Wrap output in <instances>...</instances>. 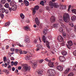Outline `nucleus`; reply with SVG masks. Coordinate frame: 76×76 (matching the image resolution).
<instances>
[{
  "label": "nucleus",
  "mask_w": 76,
  "mask_h": 76,
  "mask_svg": "<svg viewBox=\"0 0 76 76\" xmlns=\"http://www.w3.org/2000/svg\"><path fill=\"white\" fill-rule=\"evenodd\" d=\"M50 19V21H51V22H52V23H53L55 22V20H56V17H55V16H52Z\"/></svg>",
  "instance_id": "9"
},
{
  "label": "nucleus",
  "mask_w": 76,
  "mask_h": 76,
  "mask_svg": "<svg viewBox=\"0 0 76 76\" xmlns=\"http://www.w3.org/2000/svg\"><path fill=\"white\" fill-rule=\"evenodd\" d=\"M24 4L25 5V6H29V2L26 1V0H25Z\"/></svg>",
  "instance_id": "17"
},
{
  "label": "nucleus",
  "mask_w": 76,
  "mask_h": 76,
  "mask_svg": "<svg viewBox=\"0 0 76 76\" xmlns=\"http://www.w3.org/2000/svg\"><path fill=\"white\" fill-rule=\"evenodd\" d=\"M69 24L70 25V26H72V27H73V26H74V25H73V23L72 22H69Z\"/></svg>",
  "instance_id": "35"
},
{
  "label": "nucleus",
  "mask_w": 76,
  "mask_h": 76,
  "mask_svg": "<svg viewBox=\"0 0 76 76\" xmlns=\"http://www.w3.org/2000/svg\"><path fill=\"white\" fill-rule=\"evenodd\" d=\"M6 58H7V57H4L3 58V60L4 61H6Z\"/></svg>",
  "instance_id": "46"
},
{
  "label": "nucleus",
  "mask_w": 76,
  "mask_h": 76,
  "mask_svg": "<svg viewBox=\"0 0 76 76\" xmlns=\"http://www.w3.org/2000/svg\"><path fill=\"white\" fill-rule=\"evenodd\" d=\"M15 68L14 67H13L12 69V71H15Z\"/></svg>",
  "instance_id": "60"
},
{
  "label": "nucleus",
  "mask_w": 76,
  "mask_h": 76,
  "mask_svg": "<svg viewBox=\"0 0 76 76\" xmlns=\"http://www.w3.org/2000/svg\"><path fill=\"white\" fill-rule=\"evenodd\" d=\"M61 54L63 56H66V55H67V53L66 52L63 51L61 52Z\"/></svg>",
  "instance_id": "22"
},
{
  "label": "nucleus",
  "mask_w": 76,
  "mask_h": 76,
  "mask_svg": "<svg viewBox=\"0 0 76 76\" xmlns=\"http://www.w3.org/2000/svg\"><path fill=\"white\" fill-rule=\"evenodd\" d=\"M63 19L64 22L66 23H68L70 20V15L68 14L65 13L64 14Z\"/></svg>",
  "instance_id": "1"
},
{
  "label": "nucleus",
  "mask_w": 76,
  "mask_h": 76,
  "mask_svg": "<svg viewBox=\"0 0 76 76\" xmlns=\"http://www.w3.org/2000/svg\"><path fill=\"white\" fill-rule=\"evenodd\" d=\"M48 29H45L43 31L44 34V35H46V34H47V33L48 32Z\"/></svg>",
  "instance_id": "21"
},
{
  "label": "nucleus",
  "mask_w": 76,
  "mask_h": 76,
  "mask_svg": "<svg viewBox=\"0 0 76 76\" xmlns=\"http://www.w3.org/2000/svg\"><path fill=\"white\" fill-rule=\"evenodd\" d=\"M70 8H71V5H69L68 7V11L70 9Z\"/></svg>",
  "instance_id": "53"
},
{
  "label": "nucleus",
  "mask_w": 76,
  "mask_h": 76,
  "mask_svg": "<svg viewBox=\"0 0 76 76\" xmlns=\"http://www.w3.org/2000/svg\"><path fill=\"white\" fill-rule=\"evenodd\" d=\"M63 37L64 38H65V37H66V33H63Z\"/></svg>",
  "instance_id": "50"
},
{
  "label": "nucleus",
  "mask_w": 76,
  "mask_h": 76,
  "mask_svg": "<svg viewBox=\"0 0 76 76\" xmlns=\"http://www.w3.org/2000/svg\"><path fill=\"white\" fill-rule=\"evenodd\" d=\"M44 60L43 59H40L39 61V63H42L43 62Z\"/></svg>",
  "instance_id": "43"
},
{
  "label": "nucleus",
  "mask_w": 76,
  "mask_h": 76,
  "mask_svg": "<svg viewBox=\"0 0 76 76\" xmlns=\"http://www.w3.org/2000/svg\"><path fill=\"white\" fill-rule=\"evenodd\" d=\"M35 13H36V9H35V8H34L33 9V15H34Z\"/></svg>",
  "instance_id": "28"
},
{
  "label": "nucleus",
  "mask_w": 76,
  "mask_h": 76,
  "mask_svg": "<svg viewBox=\"0 0 76 76\" xmlns=\"http://www.w3.org/2000/svg\"><path fill=\"white\" fill-rule=\"evenodd\" d=\"M4 7H6V8H8L9 6V4L8 3H6L4 5Z\"/></svg>",
  "instance_id": "27"
},
{
  "label": "nucleus",
  "mask_w": 76,
  "mask_h": 76,
  "mask_svg": "<svg viewBox=\"0 0 76 76\" xmlns=\"http://www.w3.org/2000/svg\"><path fill=\"white\" fill-rule=\"evenodd\" d=\"M59 71H60L61 72V71H63V67L61 66H57L56 68Z\"/></svg>",
  "instance_id": "10"
},
{
  "label": "nucleus",
  "mask_w": 76,
  "mask_h": 76,
  "mask_svg": "<svg viewBox=\"0 0 76 76\" xmlns=\"http://www.w3.org/2000/svg\"><path fill=\"white\" fill-rule=\"evenodd\" d=\"M43 72V71L42 70H40V69H39L38 71H37V73L40 76H41L42 74V73Z\"/></svg>",
  "instance_id": "16"
},
{
  "label": "nucleus",
  "mask_w": 76,
  "mask_h": 76,
  "mask_svg": "<svg viewBox=\"0 0 76 76\" xmlns=\"http://www.w3.org/2000/svg\"><path fill=\"white\" fill-rule=\"evenodd\" d=\"M6 10L4 8H2L0 9V11L1 12H2V13H4V12H5V10Z\"/></svg>",
  "instance_id": "23"
},
{
  "label": "nucleus",
  "mask_w": 76,
  "mask_h": 76,
  "mask_svg": "<svg viewBox=\"0 0 76 76\" xmlns=\"http://www.w3.org/2000/svg\"><path fill=\"white\" fill-rule=\"evenodd\" d=\"M42 41L44 42V43H45L46 42V38L44 35L43 36V37H42Z\"/></svg>",
  "instance_id": "20"
},
{
  "label": "nucleus",
  "mask_w": 76,
  "mask_h": 76,
  "mask_svg": "<svg viewBox=\"0 0 76 76\" xmlns=\"http://www.w3.org/2000/svg\"><path fill=\"white\" fill-rule=\"evenodd\" d=\"M61 8H62L63 10H64L65 9H66V5H64V6L62 5V6H61Z\"/></svg>",
  "instance_id": "31"
},
{
  "label": "nucleus",
  "mask_w": 76,
  "mask_h": 76,
  "mask_svg": "<svg viewBox=\"0 0 76 76\" xmlns=\"http://www.w3.org/2000/svg\"><path fill=\"white\" fill-rule=\"evenodd\" d=\"M15 72L17 73H18V69H16L15 71Z\"/></svg>",
  "instance_id": "63"
},
{
  "label": "nucleus",
  "mask_w": 76,
  "mask_h": 76,
  "mask_svg": "<svg viewBox=\"0 0 76 76\" xmlns=\"http://www.w3.org/2000/svg\"><path fill=\"white\" fill-rule=\"evenodd\" d=\"M53 62L49 63L48 64V65L50 67H53L54 66V64H53Z\"/></svg>",
  "instance_id": "14"
},
{
  "label": "nucleus",
  "mask_w": 76,
  "mask_h": 76,
  "mask_svg": "<svg viewBox=\"0 0 76 76\" xmlns=\"http://www.w3.org/2000/svg\"><path fill=\"white\" fill-rule=\"evenodd\" d=\"M76 16H73L71 18V20H76Z\"/></svg>",
  "instance_id": "33"
},
{
  "label": "nucleus",
  "mask_w": 76,
  "mask_h": 76,
  "mask_svg": "<svg viewBox=\"0 0 76 76\" xmlns=\"http://www.w3.org/2000/svg\"><path fill=\"white\" fill-rule=\"evenodd\" d=\"M60 24L62 26H64V24H63V21L61 20V22H60Z\"/></svg>",
  "instance_id": "37"
},
{
  "label": "nucleus",
  "mask_w": 76,
  "mask_h": 76,
  "mask_svg": "<svg viewBox=\"0 0 76 76\" xmlns=\"http://www.w3.org/2000/svg\"><path fill=\"white\" fill-rule=\"evenodd\" d=\"M10 61L9 60L8 61H7V62L5 63L4 64H2V66H4L5 67H6L7 66V65L9 66V64H10Z\"/></svg>",
  "instance_id": "8"
},
{
  "label": "nucleus",
  "mask_w": 76,
  "mask_h": 76,
  "mask_svg": "<svg viewBox=\"0 0 76 76\" xmlns=\"http://www.w3.org/2000/svg\"><path fill=\"white\" fill-rule=\"evenodd\" d=\"M61 45H62V46H64V42H62L61 43Z\"/></svg>",
  "instance_id": "57"
},
{
  "label": "nucleus",
  "mask_w": 76,
  "mask_h": 76,
  "mask_svg": "<svg viewBox=\"0 0 76 76\" xmlns=\"http://www.w3.org/2000/svg\"><path fill=\"white\" fill-rule=\"evenodd\" d=\"M58 40L59 42L63 41V38L61 35H59L58 37Z\"/></svg>",
  "instance_id": "6"
},
{
  "label": "nucleus",
  "mask_w": 76,
  "mask_h": 76,
  "mask_svg": "<svg viewBox=\"0 0 76 76\" xmlns=\"http://www.w3.org/2000/svg\"><path fill=\"white\" fill-rule=\"evenodd\" d=\"M59 31L61 33H63V28L61 27H60L59 28Z\"/></svg>",
  "instance_id": "25"
},
{
  "label": "nucleus",
  "mask_w": 76,
  "mask_h": 76,
  "mask_svg": "<svg viewBox=\"0 0 76 76\" xmlns=\"http://www.w3.org/2000/svg\"><path fill=\"white\" fill-rule=\"evenodd\" d=\"M24 29L25 31H28V29H29V27L28 26H25L24 27Z\"/></svg>",
  "instance_id": "29"
},
{
  "label": "nucleus",
  "mask_w": 76,
  "mask_h": 76,
  "mask_svg": "<svg viewBox=\"0 0 76 76\" xmlns=\"http://www.w3.org/2000/svg\"><path fill=\"white\" fill-rule=\"evenodd\" d=\"M58 27V24H54L53 25V28H57Z\"/></svg>",
  "instance_id": "26"
},
{
  "label": "nucleus",
  "mask_w": 76,
  "mask_h": 76,
  "mask_svg": "<svg viewBox=\"0 0 76 76\" xmlns=\"http://www.w3.org/2000/svg\"><path fill=\"white\" fill-rule=\"evenodd\" d=\"M30 55H29V54H27L26 56V57H27L28 58H29L30 57H32V55L31 53H30Z\"/></svg>",
  "instance_id": "36"
},
{
  "label": "nucleus",
  "mask_w": 76,
  "mask_h": 76,
  "mask_svg": "<svg viewBox=\"0 0 76 76\" xmlns=\"http://www.w3.org/2000/svg\"><path fill=\"white\" fill-rule=\"evenodd\" d=\"M3 72H7V73H9V71H7V69H3Z\"/></svg>",
  "instance_id": "40"
},
{
  "label": "nucleus",
  "mask_w": 76,
  "mask_h": 76,
  "mask_svg": "<svg viewBox=\"0 0 76 76\" xmlns=\"http://www.w3.org/2000/svg\"><path fill=\"white\" fill-rule=\"evenodd\" d=\"M18 62H15L14 63V64L15 65V66H16V65H17V64H18Z\"/></svg>",
  "instance_id": "52"
},
{
  "label": "nucleus",
  "mask_w": 76,
  "mask_h": 76,
  "mask_svg": "<svg viewBox=\"0 0 76 76\" xmlns=\"http://www.w3.org/2000/svg\"><path fill=\"white\" fill-rule=\"evenodd\" d=\"M70 68H68L66 69L65 72H64V74H67L69 72V70H70Z\"/></svg>",
  "instance_id": "15"
},
{
  "label": "nucleus",
  "mask_w": 76,
  "mask_h": 76,
  "mask_svg": "<svg viewBox=\"0 0 76 76\" xmlns=\"http://www.w3.org/2000/svg\"><path fill=\"white\" fill-rule=\"evenodd\" d=\"M31 63L32 64V66L34 69L37 68V61H31Z\"/></svg>",
  "instance_id": "5"
},
{
  "label": "nucleus",
  "mask_w": 76,
  "mask_h": 76,
  "mask_svg": "<svg viewBox=\"0 0 76 76\" xmlns=\"http://www.w3.org/2000/svg\"><path fill=\"white\" fill-rule=\"evenodd\" d=\"M35 21L37 26H39V21L38 18H35Z\"/></svg>",
  "instance_id": "12"
},
{
  "label": "nucleus",
  "mask_w": 76,
  "mask_h": 76,
  "mask_svg": "<svg viewBox=\"0 0 76 76\" xmlns=\"http://www.w3.org/2000/svg\"><path fill=\"white\" fill-rule=\"evenodd\" d=\"M73 53L74 56H76V50L73 52Z\"/></svg>",
  "instance_id": "48"
},
{
  "label": "nucleus",
  "mask_w": 76,
  "mask_h": 76,
  "mask_svg": "<svg viewBox=\"0 0 76 76\" xmlns=\"http://www.w3.org/2000/svg\"><path fill=\"white\" fill-rule=\"evenodd\" d=\"M18 51H19V49H15V53H18Z\"/></svg>",
  "instance_id": "54"
},
{
  "label": "nucleus",
  "mask_w": 76,
  "mask_h": 76,
  "mask_svg": "<svg viewBox=\"0 0 76 76\" xmlns=\"http://www.w3.org/2000/svg\"><path fill=\"white\" fill-rule=\"evenodd\" d=\"M25 41L26 43L28 44V43H29V39H25Z\"/></svg>",
  "instance_id": "24"
},
{
  "label": "nucleus",
  "mask_w": 76,
  "mask_h": 76,
  "mask_svg": "<svg viewBox=\"0 0 76 76\" xmlns=\"http://www.w3.org/2000/svg\"><path fill=\"white\" fill-rule=\"evenodd\" d=\"M11 51L12 52H13V51H15V49L14 48H11Z\"/></svg>",
  "instance_id": "51"
},
{
  "label": "nucleus",
  "mask_w": 76,
  "mask_h": 76,
  "mask_svg": "<svg viewBox=\"0 0 76 76\" xmlns=\"http://www.w3.org/2000/svg\"><path fill=\"white\" fill-rule=\"evenodd\" d=\"M37 47L38 48H40V49H43L42 45H37Z\"/></svg>",
  "instance_id": "19"
},
{
  "label": "nucleus",
  "mask_w": 76,
  "mask_h": 76,
  "mask_svg": "<svg viewBox=\"0 0 76 76\" xmlns=\"http://www.w3.org/2000/svg\"><path fill=\"white\" fill-rule=\"evenodd\" d=\"M21 69H22V67L20 66H19L18 68V70H21Z\"/></svg>",
  "instance_id": "56"
},
{
  "label": "nucleus",
  "mask_w": 76,
  "mask_h": 76,
  "mask_svg": "<svg viewBox=\"0 0 76 76\" xmlns=\"http://www.w3.org/2000/svg\"><path fill=\"white\" fill-rule=\"evenodd\" d=\"M10 23L9 22H8L5 24V26H9V25H10Z\"/></svg>",
  "instance_id": "30"
},
{
  "label": "nucleus",
  "mask_w": 76,
  "mask_h": 76,
  "mask_svg": "<svg viewBox=\"0 0 76 76\" xmlns=\"http://www.w3.org/2000/svg\"><path fill=\"white\" fill-rule=\"evenodd\" d=\"M25 39H29V37L28 35L26 36V38Z\"/></svg>",
  "instance_id": "55"
},
{
  "label": "nucleus",
  "mask_w": 76,
  "mask_h": 76,
  "mask_svg": "<svg viewBox=\"0 0 76 76\" xmlns=\"http://www.w3.org/2000/svg\"><path fill=\"white\" fill-rule=\"evenodd\" d=\"M46 45L47 47L49 49H50V42H49L48 41H46Z\"/></svg>",
  "instance_id": "13"
},
{
  "label": "nucleus",
  "mask_w": 76,
  "mask_h": 76,
  "mask_svg": "<svg viewBox=\"0 0 76 76\" xmlns=\"http://www.w3.org/2000/svg\"><path fill=\"white\" fill-rule=\"evenodd\" d=\"M22 0H18V2H19V3H21V2H22Z\"/></svg>",
  "instance_id": "64"
},
{
  "label": "nucleus",
  "mask_w": 76,
  "mask_h": 76,
  "mask_svg": "<svg viewBox=\"0 0 76 76\" xmlns=\"http://www.w3.org/2000/svg\"><path fill=\"white\" fill-rule=\"evenodd\" d=\"M1 3L2 4H5L6 3V1L5 0H1Z\"/></svg>",
  "instance_id": "38"
},
{
  "label": "nucleus",
  "mask_w": 76,
  "mask_h": 76,
  "mask_svg": "<svg viewBox=\"0 0 76 76\" xmlns=\"http://www.w3.org/2000/svg\"><path fill=\"white\" fill-rule=\"evenodd\" d=\"M5 13H6V14H7L9 13V11L8 10H5Z\"/></svg>",
  "instance_id": "49"
},
{
  "label": "nucleus",
  "mask_w": 76,
  "mask_h": 76,
  "mask_svg": "<svg viewBox=\"0 0 76 76\" xmlns=\"http://www.w3.org/2000/svg\"><path fill=\"white\" fill-rule=\"evenodd\" d=\"M49 5L50 7L51 8H53V7L55 8H58L59 6L58 4L55 3H53L51 1H50L49 3Z\"/></svg>",
  "instance_id": "2"
},
{
  "label": "nucleus",
  "mask_w": 76,
  "mask_h": 76,
  "mask_svg": "<svg viewBox=\"0 0 76 76\" xmlns=\"http://www.w3.org/2000/svg\"><path fill=\"white\" fill-rule=\"evenodd\" d=\"M8 9H9L10 12H11L12 11V9L10 7H8Z\"/></svg>",
  "instance_id": "58"
},
{
  "label": "nucleus",
  "mask_w": 76,
  "mask_h": 76,
  "mask_svg": "<svg viewBox=\"0 0 76 76\" xmlns=\"http://www.w3.org/2000/svg\"><path fill=\"white\" fill-rule=\"evenodd\" d=\"M23 53L24 54H26V53H27V52L26 51H23Z\"/></svg>",
  "instance_id": "59"
},
{
  "label": "nucleus",
  "mask_w": 76,
  "mask_h": 76,
  "mask_svg": "<svg viewBox=\"0 0 76 76\" xmlns=\"http://www.w3.org/2000/svg\"><path fill=\"white\" fill-rule=\"evenodd\" d=\"M67 76H73V73L71 72Z\"/></svg>",
  "instance_id": "41"
},
{
  "label": "nucleus",
  "mask_w": 76,
  "mask_h": 76,
  "mask_svg": "<svg viewBox=\"0 0 76 76\" xmlns=\"http://www.w3.org/2000/svg\"><path fill=\"white\" fill-rule=\"evenodd\" d=\"M59 59L60 61H61L62 62L66 60L65 57L64 56H59Z\"/></svg>",
  "instance_id": "7"
},
{
  "label": "nucleus",
  "mask_w": 76,
  "mask_h": 76,
  "mask_svg": "<svg viewBox=\"0 0 76 76\" xmlns=\"http://www.w3.org/2000/svg\"><path fill=\"white\" fill-rule=\"evenodd\" d=\"M72 12L76 15V9H73L72 10Z\"/></svg>",
  "instance_id": "34"
},
{
  "label": "nucleus",
  "mask_w": 76,
  "mask_h": 76,
  "mask_svg": "<svg viewBox=\"0 0 76 76\" xmlns=\"http://www.w3.org/2000/svg\"><path fill=\"white\" fill-rule=\"evenodd\" d=\"M74 30L76 32V26H74Z\"/></svg>",
  "instance_id": "62"
},
{
  "label": "nucleus",
  "mask_w": 76,
  "mask_h": 76,
  "mask_svg": "<svg viewBox=\"0 0 76 76\" xmlns=\"http://www.w3.org/2000/svg\"><path fill=\"white\" fill-rule=\"evenodd\" d=\"M62 67V69L63 70V69H65V66L64 65H62V66H61Z\"/></svg>",
  "instance_id": "61"
},
{
  "label": "nucleus",
  "mask_w": 76,
  "mask_h": 76,
  "mask_svg": "<svg viewBox=\"0 0 76 76\" xmlns=\"http://www.w3.org/2000/svg\"><path fill=\"white\" fill-rule=\"evenodd\" d=\"M23 67L24 72L29 71V70H30V69H31L30 67L28 66L26 64H25L23 65Z\"/></svg>",
  "instance_id": "3"
},
{
  "label": "nucleus",
  "mask_w": 76,
  "mask_h": 76,
  "mask_svg": "<svg viewBox=\"0 0 76 76\" xmlns=\"http://www.w3.org/2000/svg\"><path fill=\"white\" fill-rule=\"evenodd\" d=\"M19 52L20 54H22V53H23V51H22V50L21 49L19 50Z\"/></svg>",
  "instance_id": "45"
},
{
  "label": "nucleus",
  "mask_w": 76,
  "mask_h": 76,
  "mask_svg": "<svg viewBox=\"0 0 76 76\" xmlns=\"http://www.w3.org/2000/svg\"><path fill=\"white\" fill-rule=\"evenodd\" d=\"M20 17H21L22 19H23L25 18V16L23 15V14L21 13L20 14Z\"/></svg>",
  "instance_id": "32"
},
{
  "label": "nucleus",
  "mask_w": 76,
  "mask_h": 76,
  "mask_svg": "<svg viewBox=\"0 0 76 76\" xmlns=\"http://www.w3.org/2000/svg\"><path fill=\"white\" fill-rule=\"evenodd\" d=\"M44 1H42L40 3V4H41V5H42V6H44Z\"/></svg>",
  "instance_id": "42"
},
{
  "label": "nucleus",
  "mask_w": 76,
  "mask_h": 76,
  "mask_svg": "<svg viewBox=\"0 0 76 76\" xmlns=\"http://www.w3.org/2000/svg\"><path fill=\"white\" fill-rule=\"evenodd\" d=\"M1 18L2 19H3L4 18V14H1Z\"/></svg>",
  "instance_id": "44"
},
{
  "label": "nucleus",
  "mask_w": 76,
  "mask_h": 76,
  "mask_svg": "<svg viewBox=\"0 0 76 76\" xmlns=\"http://www.w3.org/2000/svg\"><path fill=\"white\" fill-rule=\"evenodd\" d=\"M12 9L13 11H16L17 9V6L16 5H13L12 7Z\"/></svg>",
  "instance_id": "11"
},
{
  "label": "nucleus",
  "mask_w": 76,
  "mask_h": 76,
  "mask_svg": "<svg viewBox=\"0 0 76 76\" xmlns=\"http://www.w3.org/2000/svg\"><path fill=\"white\" fill-rule=\"evenodd\" d=\"M16 4V3L15 2V1H11V3H10V5L11 6H14Z\"/></svg>",
  "instance_id": "18"
},
{
  "label": "nucleus",
  "mask_w": 76,
  "mask_h": 76,
  "mask_svg": "<svg viewBox=\"0 0 76 76\" xmlns=\"http://www.w3.org/2000/svg\"><path fill=\"white\" fill-rule=\"evenodd\" d=\"M67 43L68 45H66V47L70 49V47L73 45V42L71 40H69L67 42Z\"/></svg>",
  "instance_id": "4"
},
{
  "label": "nucleus",
  "mask_w": 76,
  "mask_h": 76,
  "mask_svg": "<svg viewBox=\"0 0 76 76\" xmlns=\"http://www.w3.org/2000/svg\"><path fill=\"white\" fill-rule=\"evenodd\" d=\"M11 60L12 61H14V60H15V58H14L13 57H11Z\"/></svg>",
  "instance_id": "47"
},
{
  "label": "nucleus",
  "mask_w": 76,
  "mask_h": 76,
  "mask_svg": "<svg viewBox=\"0 0 76 76\" xmlns=\"http://www.w3.org/2000/svg\"><path fill=\"white\" fill-rule=\"evenodd\" d=\"M39 7H38V6H36L35 8H34V9H36V10H38V9H39Z\"/></svg>",
  "instance_id": "39"
}]
</instances>
